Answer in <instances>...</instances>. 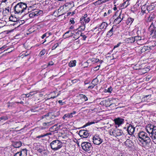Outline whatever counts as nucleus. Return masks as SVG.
I'll return each mask as SVG.
<instances>
[{
  "instance_id": "052dcab7",
  "label": "nucleus",
  "mask_w": 156,
  "mask_h": 156,
  "mask_svg": "<svg viewBox=\"0 0 156 156\" xmlns=\"http://www.w3.org/2000/svg\"><path fill=\"white\" fill-rule=\"evenodd\" d=\"M51 135V133H46L45 134H44L45 136H46L49 135Z\"/></svg>"
},
{
  "instance_id": "ddd939ff",
  "label": "nucleus",
  "mask_w": 156,
  "mask_h": 156,
  "mask_svg": "<svg viewBox=\"0 0 156 156\" xmlns=\"http://www.w3.org/2000/svg\"><path fill=\"white\" fill-rule=\"evenodd\" d=\"M153 46H144L140 49V52L141 53L144 52L146 51H149L150 50L152 49V48Z\"/></svg>"
},
{
  "instance_id": "4468645a",
  "label": "nucleus",
  "mask_w": 156,
  "mask_h": 156,
  "mask_svg": "<svg viewBox=\"0 0 156 156\" xmlns=\"http://www.w3.org/2000/svg\"><path fill=\"white\" fill-rule=\"evenodd\" d=\"M140 33L141 32L140 30H138L137 31V34L138 35L137 36L133 37L134 39L135 40V41H136L137 42L142 40H143V39H142V35Z\"/></svg>"
},
{
  "instance_id": "aec40b11",
  "label": "nucleus",
  "mask_w": 156,
  "mask_h": 156,
  "mask_svg": "<svg viewBox=\"0 0 156 156\" xmlns=\"http://www.w3.org/2000/svg\"><path fill=\"white\" fill-rule=\"evenodd\" d=\"M21 156H27V150L26 149H23L21 151L18 152Z\"/></svg>"
},
{
  "instance_id": "f03ea898",
  "label": "nucleus",
  "mask_w": 156,
  "mask_h": 156,
  "mask_svg": "<svg viewBox=\"0 0 156 156\" xmlns=\"http://www.w3.org/2000/svg\"><path fill=\"white\" fill-rule=\"evenodd\" d=\"M27 4L20 2L17 3L14 7V12L15 14L21 13L27 9Z\"/></svg>"
},
{
  "instance_id": "de8ad7c7",
  "label": "nucleus",
  "mask_w": 156,
  "mask_h": 156,
  "mask_svg": "<svg viewBox=\"0 0 156 156\" xmlns=\"http://www.w3.org/2000/svg\"><path fill=\"white\" fill-rule=\"evenodd\" d=\"M121 44V42L119 43L116 45H115L114 46L113 49H114L115 48L119 47Z\"/></svg>"
},
{
  "instance_id": "423d86ee",
  "label": "nucleus",
  "mask_w": 156,
  "mask_h": 156,
  "mask_svg": "<svg viewBox=\"0 0 156 156\" xmlns=\"http://www.w3.org/2000/svg\"><path fill=\"white\" fill-rule=\"evenodd\" d=\"M153 24V23H152L148 29L149 31V33L151 37L155 38L156 37V30L155 27H154Z\"/></svg>"
},
{
  "instance_id": "2f4dec72",
  "label": "nucleus",
  "mask_w": 156,
  "mask_h": 156,
  "mask_svg": "<svg viewBox=\"0 0 156 156\" xmlns=\"http://www.w3.org/2000/svg\"><path fill=\"white\" fill-rule=\"evenodd\" d=\"M34 12L36 14V16H37L42 13V11L41 10H37L36 11Z\"/></svg>"
},
{
  "instance_id": "393cba45",
  "label": "nucleus",
  "mask_w": 156,
  "mask_h": 156,
  "mask_svg": "<svg viewBox=\"0 0 156 156\" xmlns=\"http://www.w3.org/2000/svg\"><path fill=\"white\" fill-rule=\"evenodd\" d=\"M73 117V116L71 115L70 114V113L66 114L64 115L62 117V119H66L67 120V119H66V118H72Z\"/></svg>"
},
{
  "instance_id": "72a5a7b5",
  "label": "nucleus",
  "mask_w": 156,
  "mask_h": 156,
  "mask_svg": "<svg viewBox=\"0 0 156 156\" xmlns=\"http://www.w3.org/2000/svg\"><path fill=\"white\" fill-rule=\"evenodd\" d=\"M87 14H86L84 15L81 18H80V21L81 23H82V21L84 19H86V18H87Z\"/></svg>"
},
{
  "instance_id": "a878e982",
  "label": "nucleus",
  "mask_w": 156,
  "mask_h": 156,
  "mask_svg": "<svg viewBox=\"0 0 156 156\" xmlns=\"http://www.w3.org/2000/svg\"><path fill=\"white\" fill-rule=\"evenodd\" d=\"M134 19L131 17L128 18L127 20L126 23L127 24H131L133 21Z\"/></svg>"
},
{
  "instance_id": "680f3d73",
  "label": "nucleus",
  "mask_w": 156,
  "mask_h": 156,
  "mask_svg": "<svg viewBox=\"0 0 156 156\" xmlns=\"http://www.w3.org/2000/svg\"><path fill=\"white\" fill-rule=\"evenodd\" d=\"M11 48H9L6 49V50H4V51H8L9 52H11V51H12V50H9V49H10Z\"/></svg>"
},
{
  "instance_id": "c9c22d12",
  "label": "nucleus",
  "mask_w": 156,
  "mask_h": 156,
  "mask_svg": "<svg viewBox=\"0 0 156 156\" xmlns=\"http://www.w3.org/2000/svg\"><path fill=\"white\" fill-rule=\"evenodd\" d=\"M79 35V32H77L76 33L73 37L74 38H76V39H78L79 38H80V36H79L78 37H77V36L78 35Z\"/></svg>"
},
{
  "instance_id": "bb28decb",
  "label": "nucleus",
  "mask_w": 156,
  "mask_h": 156,
  "mask_svg": "<svg viewBox=\"0 0 156 156\" xmlns=\"http://www.w3.org/2000/svg\"><path fill=\"white\" fill-rule=\"evenodd\" d=\"M97 76L95 78L93 79L92 82L94 84V85H97L98 82V80L97 78Z\"/></svg>"
},
{
  "instance_id": "bf43d9fd",
  "label": "nucleus",
  "mask_w": 156,
  "mask_h": 156,
  "mask_svg": "<svg viewBox=\"0 0 156 156\" xmlns=\"http://www.w3.org/2000/svg\"><path fill=\"white\" fill-rule=\"evenodd\" d=\"M54 63L52 61L50 62L48 64V66H52L53 65Z\"/></svg>"
},
{
  "instance_id": "13d9d810",
  "label": "nucleus",
  "mask_w": 156,
  "mask_h": 156,
  "mask_svg": "<svg viewBox=\"0 0 156 156\" xmlns=\"http://www.w3.org/2000/svg\"><path fill=\"white\" fill-rule=\"evenodd\" d=\"M14 156H21V155H20L19 153L17 152L15 154Z\"/></svg>"
},
{
  "instance_id": "5fc2aeb1",
  "label": "nucleus",
  "mask_w": 156,
  "mask_h": 156,
  "mask_svg": "<svg viewBox=\"0 0 156 156\" xmlns=\"http://www.w3.org/2000/svg\"><path fill=\"white\" fill-rule=\"evenodd\" d=\"M28 94H29V95H30V96H32V95H34V92H30Z\"/></svg>"
},
{
  "instance_id": "6e6d98bb",
  "label": "nucleus",
  "mask_w": 156,
  "mask_h": 156,
  "mask_svg": "<svg viewBox=\"0 0 156 156\" xmlns=\"http://www.w3.org/2000/svg\"><path fill=\"white\" fill-rule=\"evenodd\" d=\"M143 7H142L141 8L142 11H141V12L142 15H143L144 14V13H146V10H143Z\"/></svg>"
},
{
  "instance_id": "774afa93",
  "label": "nucleus",
  "mask_w": 156,
  "mask_h": 156,
  "mask_svg": "<svg viewBox=\"0 0 156 156\" xmlns=\"http://www.w3.org/2000/svg\"><path fill=\"white\" fill-rule=\"evenodd\" d=\"M6 46H5V45L3 46L1 48H0V50H2L3 49H4V48H6Z\"/></svg>"
},
{
  "instance_id": "9b49d317",
  "label": "nucleus",
  "mask_w": 156,
  "mask_h": 156,
  "mask_svg": "<svg viewBox=\"0 0 156 156\" xmlns=\"http://www.w3.org/2000/svg\"><path fill=\"white\" fill-rule=\"evenodd\" d=\"M114 121L115 125L119 126L120 125L124 123V119H123L118 117L114 119Z\"/></svg>"
},
{
  "instance_id": "9d476101",
  "label": "nucleus",
  "mask_w": 156,
  "mask_h": 156,
  "mask_svg": "<svg viewBox=\"0 0 156 156\" xmlns=\"http://www.w3.org/2000/svg\"><path fill=\"white\" fill-rule=\"evenodd\" d=\"M124 16V15L123 14H122L121 13H120L119 16L115 19L114 23L116 24H119L123 20Z\"/></svg>"
},
{
  "instance_id": "a211bd4d",
  "label": "nucleus",
  "mask_w": 156,
  "mask_h": 156,
  "mask_svg": "<svg viewBox=\"0 0 156 156\" xmlns=\"http://www.w3.org/2000/svg\"><path fill=\"white\" fill-rule=\"evenodd\" d=\"M125 41L126 43H132L135 42V40L134 39V37H132L126 38L125 40Z\"/></svg>"
},
{
  "instance_id": "a18cd8bd",
  "label": "nucleus",
  "mask_w": 156,
  "mask_h": 156,
  "mask_svg": "<svg viewBox=\"0 0 156 156\" xmlns=\"http://www.w3.org/2000/svg\"><path fill=\"white\" fill-rule=\"evenodd\" d=\"M112 89L111 87H110L108 88L107 92H108L111 93L112 91Z\"/></svg>"
},
{
  "instance_id": "0e129e2a",
  "label": "nucleus",
  "mask_w": 156,
  "mask_h": 156,
  "mask_svg": "<svg viewBox=\"0 0 156 156\" xmlns=\"http://www.w3.org/2000/svg\"><path fill=\"white\" fill-rule=\"evenodd\" d=\"M37 151H38V152L40 153H41V152H42L43 151L41 149H39Z\"/></svg>"
},
{
  "instance_id": "cd10ccee",
  "label": "nucleus",
  "mask_w": 156,
  "mask_h": 156,
  "mask_svg": "<svg viewBox=\"0 0 156 156\" xmlns=\"http://www.w3.org/2000/svg\"><path fill=\"white\" fill-rule=\"evenodd\" d=\"M81 99L82 100V101H85L87 100V98L85 95L82 94L80 95Z\"/></svg>"
},
{
  "instance_id": "7ed1b4c3",
  "label": "nucleus",
  "mask_w": 156,
  "mask_h": 156,
  "mask_svg": "<svg viewBox=\"0 0 156 156\" xmlns=\"http://www.w3.org/2000/svg\"><path fill=\"white\" fill-rule=\"evenodd\" d=\"M51 148L54 151H56L62 147V142L58 140H55L51 142L50 144Z\"/></svg>"
},
{
  "instance_id": "f3484780",
  "label": "nucleus",
  "mask_w": 156,
  "mask_h": 156,
  "mask_svg": "<svg viewBox=\"0 0 156 156\" xmlns=\"http://www.w3.org/2000/svg\"><path fill=\"white\" fill-rule=\"evenodd\" d=\"M53 123L52 122H44L42 124L43 127H42V129H46L48 128V126L51 125Z\"/></svg>"
},
{
  "instance_id": "e433bc0d",
  "label": "nucleus",
  "mask_w": 156,
  "mask_h": 156,
  "mask_svg": "<svg viewBox=\"0 0 156 156\" xmlns=\"http://www.w3.org/2000/svg\"><path fill=\"white\" fill-rule=\"evenodd\" d=\"M80 36L82 37V40H85L86 39L87 37V36L85 35L83 33H81Z\"/></svg>"
},
{
  "instance_id": "69168bd1",
  "label": "nucleus",
  "mask_w": 156,
  "mask_h": 156,
  "mask_svg": "<svg viewBox=\"0 0 156 156\" xmlns=\"http://www.w3.org/2000/svg\"><path fill=\"white\" fill-rule=\"evenodd\" d=\"M74 44H79V41H77L74 42Z\"/></svg>"
},
{
  "instance_id": "09e8293b",
  "label": "nucleus",
  "mask_w": 156,
  "mask_h": 156,
  "mask_svg": "<svg viewBox=\"0 0 156 156\" xmlns=\"http://www.w3.org/2000/svg\"><path fill=\"white\" fill-rule=\"evenodd\" d=\"M152 5H149L148 6L147 8V10H150L151 9V10L152 9V8L153 7H152Z\"/></svg>"
},
{
  "instance_id": "0eeeda50",
  "label": "nucleus",
  "mask_w": 156,
  "mask_h": 156,
  "mask_svg": "<svg viewBox=\"0 0 156 156\" xmlns=\"http://www.w3.org/2000/svg\"><path fill=\"white\" fill-rule=\"evenodd\" d=\"M93 140L94 143L97 145L100 144L103 141V140L97 135H95L93 137Z\"/></svg>"
},
{
  "instance_id": "2eb2a0df",
  "label": "nucleus",
  "mask_w": 156,
  "mask_h": 156,
  "mask_svg": "<svg viewBox=\"0 0 156 156\" xmlns=\"http://www.w3.org/2000/svg\"><path fill=\"white\" fill-rule=\"evenodd\" d=\"M127 129L128 133L132 135L134 132L135 128L132 125L129 124Z\"/></svg>"
},
{
  "instance_id": "4d7b16f0",
  "label": "nucleus",
  "mask_w": 156,
  "mask_h": 156,
  "mask_svg": "<svg viewBox=\"0 0 156 156\" xmlns=\"http://www.w3.org/2000/svg\"><path fill=\"white\" fill-rule=\"evenodd\" d=\"M7 119H6L4 117H2L0 118V121H1L2 120H6Z\"/></svg>"
},
{
  "instance_id": "3c124183",
  "label": "nucleus",
  "mask_w": 156,
  "mask_h": 156,
  "mask_svg": "<svg viewBox=\"0 0 156 156\" xmlns=\"http://www.w3.org/2000/svg\"><path fill=\"white\" fill-rule=\"evenodd\" d=\"M151 96V94H149L148 95H144V98L145 99V98H147V97H149V98H150Z\"/></svg>"
},
{
  "instance_id": "603ef678",
  "label": "nucleus",
  "mask_w": 156,
  "mask_h": 156,
  "mask_svg": "<svg viewBox=\"0 0 156 156\" xmlns=\"http://www.w3.org/2000/svg\"><path fill=\"white\" fill-rule=\"evenodd\" d=\"M44 136H45L44 134L41 135L37 136V138H40L44 137Z\"/></svg>"
},
{
  "instance_id": "20e7f679",
  "label": "nucleus",
  "mask_w": 156,
  "mask_h": 156,
  "mask_svg": "<svg viewBox=\"0 0 156 156\" xmlns=\"http://www.w3.org/2000/svg\"><path fill=\"white\" fill-rule=\"evenodd\" d=\"M138 136L139 138L143 140L147 144H150L151 141L147 134L144 132L142 131L138 133Z\"/></svg>"
},
{
  "instance_id": "6e6552de",
  "label": "nucleus",
  "mask_w": 156,
  "mask_h": 156,
  "mask_svg": "<svg viewBox=\"0 0 156 156\" xmlns=\"http://www.w3.org/2000/svg\"><path fill=\"white\" fill-rule=\"evenodd\" d=\"M111 135H113L115 136H119L122 135L123 133L121 130L119 129H113L111 132Z\"/></svg>"
},
{
  "instance_id": "4be33fe9",
  "label": "nucleus",
  "mask_w": 156,
  "mask_h": 156,
  "mask_svg": "<svg viewBox=\"0 0 156 156\" xmlns=\"http://www.w3.org/2000/svg\"><path fill=\"white\" fill-rule=\"evenodd\" d=\"M108 24L105 22H103L101 24L100 27L101 29H106L107 27Z\"/></svg>"
},
{
  "instance_id": "8fccbe9b",
  "label": "nucleus",
  "mask_w": 156,
  "mask_h": 156,
  "mask_svg": "<svg viewBox=\"0 0 156 156\" xmlns=\"http://www.w3.org/2000/svg\"><path fill=\"white\" fill-rule=\"evenodd\" d=\"M93 59L94 60H92V62L94 61L95 62L97 63L99 61V60L98 59L94 58Z\"/></svg>"
},
{
  "instance_id": "c85d7f7f",
  "label": "nucleus",
  "mask_w": 156,
  "mask_h": 156,
  "mask_svg": "<svg viewBox=\"0 0 156 156\" xmlns=\"http://www.w3.org/2000/svg\"><path fill=\"white\" fill-rule=\"evenodd\" d=\"M90 20V19L89 17H88L86 18V19H84L82 21V23H83V22H84L85 24L86 23H88Z\"/></svg>"
},
{
  "instance_id": "412c9836",
  "label": "nucleus",
  "mask_w": 156,
  "mask_h": 156,
  "mask_svg": "<svg viewBox=\"0 0 156 156\" xmlns=\"http://www.w3.org/2000/svg\"><path fill=\"white\" fill-rule=\"evenodd\" d=\"M115 31L114 29V27L113 26L112 28L109 31L107 34V35L108 37L111 36L113 34V32Z\"/></svg>"
},
{
  "instance_id": "e2e57ef3",
  "label": "nucleus",
  "mask_w": 156,
  "mask_h": 156,
  "mask_svg": "<svg viewBox=\"0 0 156 156\" xmlns=\"http://www.w3.org/2000/svg\"><path fill=\"white\" fill-rule=\"evenodd\" d=\"M70 22L72 24L74 23V21L73 19H71L70 20Z\"/></svg>"
},
{
  "instance_id": "58836bf2",
  "label": "nucleus",
  "mask_w": 156,
  "mask_h": 156,
  "mask_svg": "<svg viewBox=\"0 0 156 156\" xmlns=\"http://www.w3.org/2000/svg\"><path fill=\"white\" fill-rule=\"evenodd\" d=\"M69 33V31H68L66 33H65L64 34V36L66 37L65 38L69 37H71V36H72L71 35H68V34Z\"/></svg>"
},
{
  "instance_id": "49530a36",
  "label": "nucleus",
  "mask_w": 156,
  "mask_h": 156,
  "mask_svg": "<svg viewBox=\"0 0 156 156\" xmlns=\"http://www.w3.org/2000/svg\"><path fill=\"white\" fill-rule=\"evenodd\" d=\"M100 66V65H99L98 66H97L95 67L94 68V70L95 71H97L99 69V67Z\"/></svg>"
},
{
  "instance_id": "c756f323",
  "label": "nucleus",
  "mask_w": 156,
  "mask_h": 156,
  "mask_svg": "<svg viewBox=\"0 0 156 156\" xmlns=\"http://www.w3.org/2000/svg\"><path fill=\"white\" fill-rule=\"evenodd\" d=\"M9 11L8 10H7L6 9H3V10L2 11V14L4 16H6V14L9 13Z\"/></svg>"
},
{
  "instance_id": "f8f14e48",
  "label": "nucleus",
  "mask_w": 156,
  "mask_h": 156,
  "mask_svg": "<svg viewBox=\"0 0 156 156\" xmlns=\"http://www.w3.org/2000/svg\"><path fill=\"white\" fill-rule=\"evenodd\" d=\"M154 20L156 22V15L154 13H151L148 17L147 21L148 22H150Z\"/></svg>"
},
{
  "instance_id": "37998d69",
  "label": "nucleus",
  "mask_w": 156,
  "mask_h": 156,
  "mask_svg": "<svg viewBox=\"0 0 156 156\" xmlns=\"http://www.w3.org/2000/svg\"><path fill=\"white\" fill-rule=\"evenodd\" d=\"M44 34H46V37H48L49 36L52 34V33L51 32H47Z\"/></svg>"
},
{
  "instance_id": "c03bdc74",
  "label": "nucleus",
  "mask_w": 156,
  "mask_h": 156,
  "mask_svg": "<svg viewBox=\"0 0 156 156\" xmlns=\"http://www.w3.org/2000/svg\"><path fill=\"white\" fill-rule=\"evenodd\" d=\"M58 45V44H55L52 47V50L55 49Z\"/></svg>"
},
{
  "instance_id": "39448f33",
  "label": "nucleus",
  "mask_w": 156,
  "mask_h": 156,
  "mask_svg": "<svg viewBox=\"0 0 156 156\" xmlns=\"http://www.w3.org/2000/svg\"><path fill=\"white\" fill-rule=\"evenodd\" d=\"M81 146L82 149L86 151H88L92 149L91 144L88 142H83L81 144Z\"/></svg>"
},
{
  "instance_id": "f704fd0d",
  "label": "nucleus",
  "mask_w": 156,
  "mask_h": 156,
  "mask_svg": "<svg viewBox=\"0 0 156 156\" xmlns=\"http://www.w3.org/2000/svg\"><path fill=\"white\" fill-rule=\"evenodd\" d=\"M109 0H98L97 2H98L99 3L102 4L108 1Z\"/></svg>"
},
{
  "instance_id": "ea45409f",
  "label": "nucleus",
  "mask_w": 156,
  "mask_h": 156,
  "mask_svg": "<svg viewBox=\"0 0 156 156\" xmlns=\"http://www.w3.org/2000/svg\"><path fill=\"white\" fill-rule=\"evenodd\" d=\"M45 53V51L44 49L41 51L39 55H40V56H41L42 55H43Z\"/></svg>"
},
{
  "instance_id": "5701e85b",
  "label": "nucleus",
  "mask_w": 156,
  "mask_h": 156,
  "mask_svg": "<svg viewBox=\"0 0 156 156\" xmlns=\"http://www.w3.org/2000/svg\"><path fill=\"white\" fill-rule=\"evenodd\" d=\"M109 101L108 100H103L101 101L100 102V104L102 105H103V106H107L108 105L107 104V103H108Z\"/></svg>"
},
{
  "instance_id": "79ce46f5",
  "label": "nucleus",
  "mask_w": 156,
  "mask_h": 156,
  "mask_svg": "<svg viewBox=\"0 0 156 156\" xmlns=\"http://www.w3.org/2000/svg\"><path fill=\"white\" fill-rule=\"evenodd\" d=\"M83 25V26H80V28L81 27V29L82 30H84L85 28V23H84V22H83V23H81Z\"/></svg>"
},
{
  "instance_id": "338daca9",
  "label": "nucleus",
  "mask_w": 156,
  "mask_h": 156,
  "mask_svg": "<svg viewBox=\"0 0 156 156\" xmlns=\"http://www.w3.org/2000/svg\"><path fill=\"white\" fill-rule=\"evenodd\" d=\"M112 11V10L110 9H109L108 12V14L109 15L110 14L111 12Z\"/></svg>"
},
{
  "instance_id": "864d4df0",
  "label": "nucleus",
  "mask_w": 156,
  "mask_h": 156,
  "mask_svg": "<svg viewBox=\"0 0 156 156\" xmlns=\"http://www.w3.org/2000/svg\"><path fill=\"white\" fill-rule=\"evenodd\" d=\"M58 102L59 104H60L61 105H63V104L64 103V102H62V100H59L58 101Z\"/></svg>"
},
{
  "instance_id": "7c9ffc66",
  "label": "nucleus",
  "mask_w": 156,
  "mask_h": 156,
  "mask_svg": "<svg viewBox=\"0 0 156 156\" xmlns=\"http://www.w3.org/2000/svg\"><path fill=\"white\" fill-rule=\"evenodd\" d=\"M95 86V85H94V84H93V83L91 82L90 84V85L88 87V88L92 89Z\"/></svg>"
},
{
  "instance_id": "a19ab883",
  "label": "nucleus",
  "mask_w": 156,
  "mask_h": 156,
  "mask_svg": "<svg viewBox=\"0 0 156 156\" xmlns=\"http://www.w3.org/2000/svg\"><path fill=\"white\" fill-rule=\"evenodd\" d=\"M79 80L78 79H75L71 80V82L73 83H76L79 81Z\"/></svg>"
},
{
  "instance_id": "f257e3e1",
  "label": "nucleus",
  "mask_w": 156,
  "mask_h": 156,
  "mask_svg": "<svg viewBox=\"0 0 156 156\" xmlns=\"http://www.w3.org/2000/svg\"><path fill=\"white\" fill-rule=\"evenodd\" d=\"M145 129L154 142V140H156V126L153 125H148Z\"/></svg>"
},
{
  "instance_id": "1a4fd4ad",
  "label": "nucleus",
  "mask_w": 156,
  "mask_h": 156,
  "mask_svg": "<svg viewBox=\"0 0 156 156\" xmlns=\"http://www.w3.org/2000/svg\"><path fill=\"white\" fill-rule=\"evenodd\" d=\"M79 135L82 138H87L89 135V131L85 130H81L79 131Z\"/></svg>"
},
{
  "instance_id": "dca6fc26",
  "label": "nucleus",
  "mask_w": 156,
  "mask_h": 156,
  "mask_svg": "<svg viewBox=\"0 0 156 156\" xmlns=\"http://www.w3.org/2000/svg\"><path fill=\"white\" fill-rule=\"evenodd\" d=\"M124 144L128 147H131L133 144L132 142L129 139H127L124 143Z\"/></svg>"
},
{
  "instance_id": "b1692460",
  "label": "nucleus",
  "mask_w": 156,
  "mask_h": 156,
  "mask_svg": "<svg viewBox=\"0 0 156 156\" xmlns=\"http://www.w3.org/2000/svg\"><path fill=\"white\" fill-rule=\"evenodd\" d=\"M76 61L74 60L71 61L69 63V66L71 67L75 66L76 65Z\"/></svg>"
},
{
  "instance_id": "473e14b6",
  "label": "nucleus",
  "mask_w": 156,
  "mask_h": 156,
  "mask_svg": "<svg viewBox=\"0 0 156 156\" xmlns=\"http://www.w3.org/2000/svg\"><path fill=\"white\" fill-rule=\"evenodd\" d=\"M95 123V122H88L87 123H86L85 125H84L83 126V127H86L87 126H89L90 125H91V124H94Z\"/></svg>"
},
{
  "instance_id": "4c0bfd02",
  "label": "nucleus",
  "mask_w": 156,
  "mask_h": 156,
  "mask_svg": "<svg viewBox=\"0 0 156 156\" xmlns=\"http://www.w3.org/2000/svg\"><path fill=\"white\" fill-rule=\"evenodd\" d=\"M29 16L30 18H33L36 16V14H35V12H32L30 13Z\"/></svg>"
},
{
  "instance_id": "6ab92c4d",
  "label": "nucleus",
  "mask_w": 156,
  "mask_h": 156,
  "mask_svg": "<svg viewBox=\"0 0 156 156\" xmlns=\"http://www.w3.org/2000/svg\"><path fill=\"white\" fill-rule=\"evenodd\" d=\"M22 145V144L20 141L15 142L13 144V146L15 148H19Z\"/></svg>"
}]
</instances>
